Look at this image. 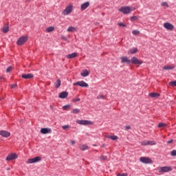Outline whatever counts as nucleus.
I'll use <instances>...</instances> for the list:
<instances>
[{
  "instance_id": "nucleus-1",
  "label": "nucleus",
  "mask_w": 176,
  "mask_h": 176,
  "mask_svg": "<svg viewBox=\"0 0 176 176\" xmlns=\"http://www.w3.org/2000/svg\"><path fill=\"white\" fill-rule=\"evenodd\" d=\"M118 10L121 13H123V14H129L131 13V12H134V10H135V8L130 6H123L120 7Z\"/></svg>"
},
{
  "instance_id": "nucleus-2",
  "label": "nucleus",
  "mask_w": 176,
  "mask_h": 176,
  "mask_svg": "<svg viewBox=\"0 0 176 176\" xmlns=\"http://www.w3.org/2000/svg\"><path fill=\"white\" fill-rule=\"evenodd\" d=\"M73 8H74V6H72V4L68 5L65 8V9L62 12V14H63V16H67L69 14V13L72 12Z\"/></svg>"
},
{
  "instance_id": "nucleus-3",
  "label": "nucleus",
  "mask_w": 176,
  "mask_h": 176,
  "mask_svg": "<svg viewBox=\"0 0 176 176\" xmlns=\"http://www.w3.org/2000/svg\"><path fill=\"white\" fill-rule=\"evenodd\" d=\"M158 173H170L173 171V168L171 166H161L157 168Z\"/></svg>"
},
{
  "instance_id": "nucleus-4",
  "label": "nucleus",
  "mask_w": 176,
  "mask_h": 176,
  "mask_svg": "<svg viewBox=\"0 0 176 176\" xmlns=\"http://www.w3.org/2000/svg\"><path fill=\"white\" fill-rule=\"evenodd\" d=\"M26 41H28V36H23L17 40L16 43L18 46H22Z\"/></svg>"
},
{
  "instance_id": "nucleus-5",
  "label": "nucleus",
  "mask_w": 176,
  "mask_h": 176,
  "mask_svg": "<svg viewBox=\"0 0 176 176\" xmlns=\"http://www.w3.org/2000/svg\"><path fill=\"white\" fill-rule=\"evenodd\" d=\"M78 124H82V126H89L93 124V122L86 120H78L76 121Z\"/></svg>"
},
{
  "instance_id": "nucleus-6",
  "label": "nucleus",
  "mask_w": 176,
  "mask_h": 176,
  "mask_svg": "<svg viewBox=\"0 0 176 176\" xmlns=\"http://www.w3.org/2000/svg\"><path fill=\"white\" fill-rule=\"evenodd\" d=\"M73 86H80V87H89V84H87L86 82L83 80H81L73 83Z\"/></svg>"
},
{
  "instance_id": "nucleus-7",
  "label": "nucleus",
  "mask_w": 176,
  "mask_h": 176,
  "mask_svg": "<svg viewBox=\"0 0 176 176\" xmlns=\"http://www.w3.org/2000/svg\"><path fill=\"white\" fill-rule=\"evenodd\" d=\"M131 64H135V65H141L142 64V60H139L137 57L133 56L131 59Z\"/></svg>"
},
{
  "instance_id": "nucleus-8",
  "label": "nucleus",
  "mask_w": 176,
  "mask_h": 176,
  "mask_svg": "<svg viewBox=\"0 0 176 176\" xmlns=\"http://www.w3.org/2000/svg\"><path fill=\"white\" fill-rule=\"evenodd\" d=\"M140 162L144 163V164H151V163H152V160L146 157H141L140 158Z\"/></svg>"
},
{
  "instance_id": "nucleus-9",
  "label": "nucleus",
  "mask_w": 176,
  "mask_h": 176,
  "mask_svg": "<svg viewBox=\"0 0 176 176\" xmlns=\"http://www.w3.org/2000/svg\"><path fill=\"white\" fill-rule=\"evenodd\" d=\"M41 157H35L34 158H30L28 160L27 163L31 164L32 163H38V162H41Z\"/></svg>"
},
{
  "instance_id": "nucleus-10",
  "label": "nucleus",
  "mask_w": 176,
  "mask_h": 176,
  "mask_svg": "<svg viewBox=\"0 0 176 176\" xmlns=\"http://www.w3.org/2000/svg\"><path fill=\"white\" fill-rule=\"evenodd\" d=\"M164 28H165L166 30H168V31H173V30H174V25L168 22H166L164 23Z\"/></svg>"
},
{
  "instance_id": "nucleus-11",
  "label": "nucleus",
  "mask_w": 176,
  "mask_h": 176,
  "mask_svg": "<svg viewBox=\"0 0 176 176\" xmlns=\"http://www.w3.org/2000/svg\"><path fill=\"white\" fill-rule=\"evenodd\" d=\"M120 60L122 64H126L127 65L131 63V60L129 59L127 56H122Z\"/></svg>"
},
{
  "instance_id": "nucleus-12",
  "label": "nucleus",
  "mask_w": 176,
  "mask_h": 176,
  "mask_svg": "<svg viewBox=\"0 0 176 176\" xmlns=\"http://www.w3.org/2000/svg\"><path fill=\"white\" fill-rule=\"evenodd\" d=\"M14 159H17V155L16 153H12L6 157V160L10 161L14 160Z\"/></svg>"
},
{
  "instance_id": "nucleus-13",
  "label": "nucleus",
  "mask_w": 176,
  "mask_h": 176,
  "mask_svg": "<svg viewBox=\"0 0 176 176\" xmlns=\"http://www.w3.org/2000/svg\"><path fill=\"white\" fill-rule=\"evenodd\" d=\"M105 138H109V140H112V141H116V140H119V137L116 135H110L108 133L104 134Z\"/></svg>"
},
{
  "instance_id": "nucleus-14",
  "label": "nucleus",
  "mask_w": 176,
  "mask_h": 176,
  "mask_svg": "<svg viewBox=\"0 0 176 176\" xmlns=\"http://www.w3.org/2000/svg\"><path fill=\"white\" fill-rule=\"evenodd\" d=\"M0 135L4 137L5 138H8L10 135V133L8 131H0Z\"/></svg>"
},
{
  "instance_id": "nucleus-15",
  "label": "nucleus",
  "mask_w": 176,
  "mask_h": 176,
  "mask_svg": "<svg viewBox=\"0 0 176 176\" xmlns=\"http://www.w3.org/2000/svg\"><path fill=\"white\" fill-rule=\"evenodd\" d=\"M21 78L23 79H32L34 78V74H23L21 75Z\"/></svg>"
},
{
  "instance_id": "nucleus-16",
  "label": "nucleus",
  "mask_w": 176,
  "mask_h": 176,
  "mask_svg": "<svg viewBox=\"0 0 176 176\" xmlns=\"http://www.w3.org/2000/svg\"><path fill=\"white\" fill-rule=\"evenodd\" d=\"M41 134H49L52 133V129L49 128H42L40 131Z\"/></svg>"
},
{
  "instance_id": "nucleus-17",
  "label": "nucleus",
  "mask_w": 176,
  "mask_h": 176,
  "mask_svg": "<svg viewBox=\"0 0 176 176\" xmlns=\"http://www.w3.org/2000/svg\"><path fill=\"white\" fill-rule=\"evenodd\" d=\"M89 6H90V3H89V1H87L81 5L80 9L81 10H86V9L89 8Z\"/></svg>"
},
{
  "instance_id": "nucleus-18",
  "label": "nucleus",
  "mask_w": 176,
  "mask_h": 176,
  "mask_svg": "<svg viewBox=\"0 0 176 176\" xmlns=\"http://www.w3.org/2000/svg\"><path fill=\"white\" fill-rule=\"evenodd\" d=\"M59 98H67L68 97V92L67 91H63L61 92L59 96H58Z\"/></svg>"
},
{
  "instance_id": "nucleus-19",
  "label": "nucleus",
  "mask_w": 176,
  "mask_h": 176,
  "mask_svg": "<svg viewBox=\"0 0 176 176\" xmlns=\"http://www.w3.org/2000/svg\"><path fill=\"white\" fill-rule=\"evenodd\" d=\"M76 57H78V54H76V52L69 54L66 56V58H75Z\"/></svg>"
},
{
  "instance_id": "nucleus-20",
  "label": "nucleus",
  "mask_w": 176,
  "mask_h": 176,
  "mask_svg": "<svg viewBox=\"0 0 176 176\" xmlns=\"http://www.w3.org/2000/svg\"><path fill=\"white\" fill-rule=\"evenodd\" d=\"M148 96L149 97H151V98H157L160 97V94H159L158 93H150Z\"/></svg>"
},
{
  "instance_id": "nucleus-21",
  "label": "nucleus",
  "mask_w": 176,
  "mask_h": 176,
  "mask_svg": "<svg viewBox=\"0 0 176 176\" xmlns=\"http://www.w3.org/2000/svg\"><path fill=\"white\" fill-rule=\"evenodd\" d=\"M81 76L83 78H86V76H89V71L87 69H84L82 72L80 73Z\"/></svg>"
},
{
  "instance_id": "nucleus-22",
  "label": "nucleus",
  "mask_w": 176,
  "mask_h": 176,
  "mask_svg": "<svg viewBox=\"0 0 176 176\" xmlns=\"http://www.w3.org/2000/svg\"><path fill=\"white\" fill-rule=\"evenodd\" d=\"M138 52V49L137 48H131L128 51L129 54H135V53H137Z\"/></svg>"
},
{
  "instance_id": "nucleus-23",
  "label": "nucleus",
  "mask_w": 176,
  "mask_h": 176,
  "mask_svg": "<svg viewBox=\"0 0 176 176\" xmlns=\"http://www.w3.org/2000/svg\"><path fill=\"white\" fill-rule=\"evenodd\" d=\"M174 68H175V66L166 65V66H164L162 67V69L166 70V71H168L170 69H174Z\"/></svg>"
},
{
  "instance_id": "nucleus-24",
  "label": "nucleus",
  "mask_w": 176,
  "mask_h": 176,
  "mask_svg": "<svg viewBox=\"0 0 176 176\" xmlns=\"http://www.w3.org/2000/svg\"><path fill=\"white\" fill-rule=\"evenodd\" d=\"M80 151H87L89 149V146L86 144H82L79 146Z\"/></svg>"
},
{
  "instance_id": "nucleus-25",
  "label": "nucleus",
  "mask_w": 176,
  "mask_h": 176,
  "mask_svg": "<svg viewBox=\"0 0 176 176\" xmlns=\"http://www.w3.org/2000/svg\"><path fill=\"white\" fill-rule=\"evenodd\" d=\"M74 31H76V28L70 26L67 29V32H74Z\"/></svg>"
},
{
  "instance_id": "nucleus-26",
  "label": "nucleus",
  "mask_w": 176,
  "mask_h": 176,
  "mask_svg": "<svg viewBox=\"0 0 176 176\" xmlns=\"http://www.w3.org/2000/svg\"><path fill=\"white\" fill-rule=\"evenodd\" d=\"M54 85H55L56 89H58V87L61 86V80L60 79H57Z\"/></svg>"
},
{
  "instance_id": "nucleus-27",
  "label": "nucleus",
  "mask_w": 176,
  "mask_h": 176,
  "mask_svg": "<svg viewBox=\"0 0 176 176\" xmlns=\"http://www.w3.org/2000/svg\"><path fill=\"white\" fill-rule=\"evenodd\" d=\"M52 31H54V27L50 26L46 28L47 32H52Z\"/></svg>"
},
{
  "instance_id": "nucleus-28",
  "label": "nucleus",
  "mask_w": 176,
  "mask_h": 176,
  "mask_svg": "<svg viewBox=\"0 0 176 176\" xmlns=\"http://www.w3.org/2000/svg\"><path fill=\"white\" fill-rule=\"evenodd\" d=\"M2 31L4 32V34H6V32L9 31V26H4L2 29Z\"/></svg>"
},
{
  "instance_id": "nucleus-29",
  "label": "nucleus",
  "mask_w": 176,
  "mask_h": 176,
  "mask_svg": "<svg viewBox=\"0 0 176 176\" xmlns=\"http://www.w3.org/2000/svg\"><path fill=\"white\" fill-rule=\"evenodd\" d=\"M161 6H162V8H168V3H167L166 1L162 2L161 3Z\"/></svg>"
},
{
  "instance_id": "nucleus-30",
  "label": "nucleus",
  "mask_w": 176,
  "mask_h": 176,
  "mask_svg": "<svg viewBox=\"0 0 176 176\" xmlns=\"http://www.w3.org/2000/svg\"><path fill=\"white\" fill-rule=\"evenodd\" d=\"M147 145H156V142L147 140Z\"/></svg>"
},
{
  "instance_id": "nucleus-31",
  "label": "nucleus",
  "mask_w": 176,
  "mask_h": 176,
  "mask_svg": "<svg viewBox=\"0 0 176 176\" xmlns=\"http://www.w3.org/2000/svg\"><path fill=\"white\" fill-rule=\"evenodd\" d=\"M130 20L131 21H134L135 20H138V17L136 16H131Z\"/></svg>"
},
{
  "instance_id": "nucleus-32",
  "label": "nucleus",
  "mask_w": 176,
  "mask_h": 176,
  "mask_svg": "<svg viewBox=\"0 0 176 176\" xmlns=\"http://www.w3.org/2000/svg\"><path fill=\"white\" fill-rule=\"evenodd\" d=\"M98 100H104L106 98L105 96L104 95H99L98 97H97Z\"/></svg>"
},
{
  "instance_id": "nucleus-33",
  "label": "nucleus",
  "mask_w": 176,
  "mask_h": 176,
  "mask_svg": "<svg viewBox=\"0 0 176 176\" xmlns=\"http://www.w3.org/2000/svg\"><path fill=\"white\" fill-rule=\"evenodd\" d=\"M166 126H167V124L163 123V122H161L158 124V127L160 129L162 127H166Z\"/></svg>"
},
{
  "instance_id": "nucleus-34",
  "label": "nucleus",
  "mask_w": 176,
  "mask_h": 176,
  "mask_svg": "<svg viewBox=\"0 0 176 176\" xmlns=\"http://www.w3.org/2000/svg\"><path fill=\"white\" fill-rule=\"evenodd\" d=\"M169 85L172 86V87H175L176 86V80L170 82Z\"/></svg>"
},
{
  "instance_id": "nucleus-35",
  "label": "nucleus",
  "mask_w": 176,
  "mask_h": 176,
  "mask_svg": "<svg viewBox=\"0 0 176 176\" xmlns=\"http://www.w3.org/2000/svg\"><path fill=\"white\" fill-rule=\"evenodd\" d=\"M80 112V110L79 109H74L72 110L73 113H79Z\"/></svg>"
},
{
  "instance_id": "nucleus-36",
  "label": "nucleus",
  "mask_w": 176,
  "mask_h": 176,
  "mask_svg": "<svg viewBox=\"0 0 176 176\" xmlns=\"http://www.w3.org/2000/svg\"><path fill=\"white\" fill-rule=\"evenodd\" d=\"M12 69H13V67H12V66H10V67H8L7 69H6V72L7 73H9V72H10L11 71H12Z\"/></svg>"
},
{
  "instance_id": "nucleus-37",
  "label": "nucleus",
  "mask_w": 176,
  "mask_h": 176,
  "mask_svg": "<svg viewBox=\"0 0 176 176\" xmlns=\"http://www.w3.org/2000/svg\"><path fill=\"white\" fill-rule=\"evenodd\" d=\"M71 126H69V125H63L62 126V129L63 130H67V129H69Z\"/></svg>"
},
{
  "instance_id": "nucleus-38",
  "label": "nucleus",
  "mask_w": 176,
  "mask_h": 176,
  "mask_svg": "<svg viewBox=\"0 0 176 176\" xmlns=\"http://www.w3.org/2000/svg\"><path fill=\"white\" fill-rule=\"evenodd\" d=\"M141 145H143V146L148 145V140H144L143 142H141Z\"/></svg>"
},
{
  "instance_id": "nucleus-39",
  "label": "nucleus",
  "mask_w": 176,
  "mask_h": 176,
  "mask_svg": "<svg viewBox=\"0 0 176 176\" xmlns=\"http://www.w3.org/2000/svg\"><path fill=\"white\" fill-rule=\"evenodd\" d=\"M132 34H133V35H138V34H140V31H138V30H133L132 32Z\"/></svg>"
},
{
  "instance_id": "nucleus-40",
  "label": "nucleus",
  "mask_w": 176,
  "mask_h": 176,
  "mask_svg": "<svg viewBox=\"0 0 176 176\" xmlns=\"http://www.w3.org/2000/svg\"><path fill=\"white\" fill-rule=\"evenodd\" d=\"M107 159H108V157L105 155L100 156V160H107Z\"/></svg>"
},
{
  "instance_id": "nucleus-41",
  "label": "nucleus",
  "mask_w": 176,
  "mask_h": 176,
  "mask_svg": "<svg viewBox=\"0 0 176 176\" xmlns=\"http://www.w3.org/2000/svg\"><path fill=\"white\" fill-rule=\"evenodd\" d=\"M73 102H78L79 101H80V98H74L72 100Z\"/></svg>"
},
{
  "instance_id": "nucleus-42",
  "label": "nucleus",
  "mask_w": 176,
  "mask_h": 176,
  "mask_svg": "<svg viewBox=\"0 0 176 176\" xmlns=\"http://www.w3.org/2000/svg\"><path fill=\"white\" fill-rule=\"evenodd\" d=\"M69 107H70V106H69V104H67V105L63 106V109H65V110L68 109V108H69Z\"/></svg>"
},
{
  "instance_id": "nucleus-43",
  "label": "nucleus",
  "mask_w": 176,
  "mask_h": 176,
  "mask_svg": "<svg viewBox=\"0 0 176 176\" xmlns=\"http://www.w3.org/2000/svg\"><path fill=\"white\" fill-rule=\"evenodd\" d=\"M171 155H172V156H176V150H173V151L171 152Z\"/></svg>"
},
{
  "instance_id": "nucleus-44",
  "label": "nucleus",
  "mask_w": 176,
  "mask_h": 176,
  "mask_svg": "<svg viewBox=\"0 0 176 176\" xmlns=\"http://www.w3.org/2000/svg\"><path fill=\"white\" fill-rule=\"evenodd\" d=\"M118 25H119L120 27H126V25H125L124 23H118Z\"/></svg>"
},
{
  "instance_id": "nucleus-45",
  "label": "nucleus",
  "mask_w": 176,
  "mask_h": 176,
  "mask_svg": "<svg viewBox=\"0 0 176 176\" xmlns=\"http://www.w3.org/2000/svg\"><path fill=\"white\" fill-rule=\"evenodd\" d=\"M117 176H127L126 173H119Z\"/></svg>"
},
{
  "instance_id": "nucleus-46",
  "label": "nucleus",
  "mask_w": 176,
  "mask_h": 176,
  "mask_svg": "<svg viewBox=\"0 0 176 176\" xmlns=\"http://www.w3.org/2000/svg\"><path fill=\"white\" fill-rule=\"evenodd\" d=\"M70 144H71L72 145H75V141L71 140V141H70Z\"/></svg>"
},
{
  "instance_id": "nucleus-47",
  "label": "nucleus",
  "mask_w": 176,
  "mask_h": 176,
  "mask_svg": "<svg viewBox=\"0 0 176 176\" xmlns=\"http://www.w3.org/2000/svg\"><path fill=\"white\" fill-rule=\"evenodd\" d=\"M173 140H168V142H167V144H173Z\"/></svg>"
},
{
  "instance_id": "nucleus-48",
  "label": "nucleus",
  "mask_w": 176,
  "mask_h": 176,
  "mask_svg": "<svg viewBox=\"0 0 176 176\" xmlns=\"http://www.w3.org/2000/svg\"><path fill=\"white\" fill-rule=\"evenodd\" d=\"M125 129L126 130H130L131 127H130V126H125Z\"/></svg>"
},
{
  "instance_id": "nucleus-49",
  "label": "nucleus",
  "mask_w": 176,
  "mask_h": 176,
  "mask_svg": "<svg viewBox=\"0 0 176 176\" xmlns=\"http://www.w3.org/2000/svg\"><path fill=\"white\" fill-rule=\"evenodd\" d=\"M11 87H12V89H14L16 87V85H12Z\"/></svg>"
},
{
  "instance_id": "nucleus-50",
  "label": "nucleus",
  "mask_w": 176,
  "mask_h": 176,
  "mask_svg": "<svg viewBox=\"0 0 176 176\" xmlns=\"http://www.w3.org/2000/svg\"><path fill=\"white\" fill-rule=\"evenodd\" d=\"M62 39H64V41H67V37H65V36H62Z\"/></svg>"
},
{
  "instance_id": "nucleus-51",
  "label": "nucleus",
  "mask_w": 176,
  "mask_h": 176,
  "mask_svg": "<svg viewBox=\"0 0 176 176\" xmlns=\"http://www.w3.org/2000/svg\"><path fill=\"white\" fill-rule=\"evenodd\" d=\"M102 148H105V145H104V144H102Z\"/></svg>"
},
{
  "instance_id": "nucleus-52",
  "label": "nucleus",
  "mask_w": 176,
  "mask_h": 176,
  "mask_svg": "<svg viewBox=\"0 0 176 176\" xmlns=\"http://www.w3.org/2000/svg\"><path fill=\"white\" fill-rule=\"evenodd\" d=\"M0 79H3V78L0 76Z\"/></svg>"
},
{
  "instance_id": "nucleus-53",
  "label": "nucleus",
  "mask_w": 176,
  "mask_h": 176,
  "mask_svg": "<svg viewBox=\"0 0 176 176\" xmlns=\"http://www.w3.org/2000/svg\"><path fill=\"white\" fill-rule=\"evenodd\" d=\"M26 1H31V0H26Z\"/></svg>"
}]
</instances>
